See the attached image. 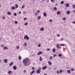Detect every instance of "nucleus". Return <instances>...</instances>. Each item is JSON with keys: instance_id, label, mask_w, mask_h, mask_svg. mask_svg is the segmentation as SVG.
Returning <instances> with one entry per match:
<instances>
[{"instance_id": "obj_1", "label": "nucleus", "mask_w": 75, "mask_h": 75, "mask_svg": "<svg viewBox=\"0 0 75 75\" xmlns=\"http://www.w3.org/2000/svg\"><path fill=\"white\" fill-rule=\"evenodd\" d=\"M23 62L25 66H28L30 64V61L29 59L26 58L23 60Z\"/></svg>"}, {"instance_id": "obj_2", "label": "nucleus", "mask_w": 75, "mask_h": 75, "mask_svg": "<svg viewBox=\"0 0 75 75\" xmlns=\"http://www.w3.org/2000/svg\"><path fill=\"white\" fill-rule=\"evenodd\" d=\"M24 40L26 39V40H28L30 39V38L28 37V35H26L24 36Z\"/></svg>"}, {"instance_id": "obj_3", "label": "nucleus", "mask_w": 75, "mask_h": 75, "mask_svg": "<svg viewBox=\"0 0 75 75\" xmlns=\"http://www.w3.org/2000/svg\"><path fill=\"white\" fill-rule=\"evenodd\" d=\"M41 68H39L38 69L37 71V74H40V72H41Z\"/></svg>"}, {"instance_id": "obj_4", "label": "nucleus", "mask_w": 75, "mask_h": 75, "mask_svg": "<svg viewBox=\"0 0 75 75\" xmlns=\"http://www.w3.org/2000/svg\"><path fill=\"white\" fill-rule=\"evenodd\" d=\"M4 62L5 63L7 64V62H8V60H7V59H4Z\"/></svg>"}, {"instance_id": "obj_5", "label": "nucleus", "mask_w": 75, "mask_h": 75, "mask_svg": "<svg viewBox=\"0 0 75 75\" xmlns=\"http://www.w3.org/2000/svg\"><path fill=\"white\" fill-rule=\"evenodd\" d=\"M47 67L46 66H45L42 67V69H43V70H44L45 69H47Z\"/></svg>"}, {"instance_id": "obj_6", "label": "nucleus", "mask_w": 75, "mask_h": 75, "mask_svg": "<svg viewBox=\"0 0 75 75\" xmlns=\"http://www.w3.org/2000/svg\"><path fill=\"white\" fill-rule=\"evenodd\" d=\"M57 48H60V46L59 44H57L56 45Z\"/></svg>"}, {"instance_id": "obj_7", "label": "nucleus", "mask_w": 75, "mask_h": 75, "mask_svg": "<svg viewBox=\"0 0 75 75\" xmlns=\"http://www.w3.org/2000/svg\"><path fill=\"white\" fill-rule=\"evenodd\" d=\"M47 62L49 64V65H52V62H51L48 61Z\"/></svg>"}, {"instance_id": "obj_8", "label": "nucleus", "mask_w": 75, "mask_h": 75, "mask_svg": "<svg viewBox=\"0 0 75 75\" xmlns=\"http://www.w3.org/2000/svg\"><path fill=\"white\" fill-rule=\"evenodd\" d=\"M13 69L14 70H16V69H17V67H16V66H13Z\"/></svg>"}, {"instance_id": "obj_9", "label": "nucleus", "mask_w": 75, "mask_h": 75, "mask_svg": "<svg viewBox=\"0 0 75 75\" xmlns=\"http://www.w3.org/2000/svg\"><path fill=\"white\" fill-rule=\"evenodd\" d=\"M11 8L12 10H15V9H16V7L14 6H13L11 7Z\"/></svg>"}, {"instance_id": "obj_10", "label": "nucleus", "mask_w": 75, "mask_h": 75, "mask_svg": "<svg viewBox=\"0 0 75 75\" xmlns=\"http://www.w3.org/2000/svg\"><path fill=\"white\" fill-rule=\"evenodd\" d=\"M44 28H40V31H44Z\"/></svg>"}, {"instance_id": "obj_11", "label": "nucleus", "mask_w": 75, "mask_h": 75, "mask_svg": "<svg viewBox=\"0 0 75 75\" xmlns=\"http://www.w3.org/2000/svg\"><path fill=\"white\" fill-rule=\"evenodd\" d=\"M8 15L10 16L11 14V12H8L7 13Z\"/></svg>"}, {"instance_id": "obj_12", "label": "nucleus", "mask_w": 75, "mask_h": 75, "mask_svg": "<svg viewBox=\"0 0 75 75\" xmlns=\"http://www.w3.org/2000/svg\"><path fill=\"white\" fill-rule=\"evenodd\" d=\"M43 16L44 17H46L47 16V13L45 12H44L43 13Z\"/></svg>"}, {"instance_id": "obj_13", "label": "nucleus", "mask_w": 75, "mask_h": 75, "mask_svg": "<svg viewBox=\"0 0 75 75\" xmlns=\"http://www.w3.org/2000/svg\"><path fill=\"white\" fill-rule=\"evenodd\" d=\"M66 6L67 7H68L69 6V5L68 4H66Z\"/></svg>"}, {"instance_id": "obj_14", "label": "nucleus", "mask_w": 75, "mask_h": 75, "mask_svg": "<svg viewBox=\"0 0 75 75\" xmlns=\"http://www.w3.org/2000/svg\"><path fill=\"white\" fill-rule=\"evenodd\" d=\"M55 51H56V49H55V48H54L52 50L53 52H55Z\"/></svg>"}, {"instance_id": "obj_15", "label": "nucleus", "mask_w": 75, "mask_h": 75, "mask_svg": "<svg viewBox=\"0 0 75 75\" xmlns=\"http://www.w3.org/2000/svg\"><path fill=\"white\" fill-rule=\"evenodd\" d=\"M15 7H16V8H17L18 7V4H15Z\"/></svg>"}, {"instance_id": "obj_16", "label": "nucleus", "mask_w": 75, "mask_h": 75, "mask_svg": "<svg viewBox=\"0 0 75 75\" xmlns=\"http://www.w3.org/2000/svg\"><path fill=\"white\" fill-rule=\"evenodd\" d=\"M60 14H61V12L60 11H58L57 12V15H59Z\"/></svg>"}, {"instance_id": "obj_17", "label": "nucleus", "mask_w": 75, "mask_h": 75, "mask_svg": "<svg viewBox=\"0 0 75 75\" xmlns=\"http://www.w3.org/2000/svg\"><path fill=\"white\" fill-rule=\"evenodd\" d=\"M4 50H7L8 49V47H4L3 48Z\"/></svg>"}, {"instance_id": "obj_18", "label": "nucleus", "mask_w": 75, "mask_h": 75, "mask_svg": "<svg viewBox=\"0 0 75 75\" xmlns=\"http://www.w3.org/2000/svg\"><path fill=\"white\" fill-rule=\"evenodd\" d=\"M42 54V52H40L38 53V55H40V54Z\"/></svg>"}, {"instance_id": "obj_19", "label": "nucleus", "mask_w": 75, "mask_h": 75, "mask_svg": "<svg viewBox=\"0 0 75 75\" xmlns=\"http://www.w3.org/2000/svg\"><path fill=\"white\" fill-rule=\"evenodd\" d=\"M67 71L68 74H70L71 73V70H68Z\"/></svg>"}, {"instance_id": "obj_20", "label": "nucleus", "mask_w": 75, "mask_h": 75, "mask_svg": "<svg viewBox=\"0 0 75 75\" xmlns=\"http://www.w3.org/2000/svg\"><path fill=\"white\" fill-rule=\"evenodd\" d=\"M34 72H35V70H34V71H33L31 72V73H30V75H32V74H33V73Z\"/></svg>"}, {"instance_id": "obj_21", "label": "nucleus", "mask_w": 75, "mask_h": 75, "mask_svg": "<svg viewBox=\"0 0 75 75\" xmlns=\"http://www.w3.org/2000/svg\"><path fill=\"white\" fill-rule=\"evenodd\" d=\"M70 11H67V14H70Z\"/></svg>"}, {"instance_id": "obj_22", "label": "nucleus", "mask_w": 75, "mask_h": 75, "mask_svg": "<svg viewBox=\"0 0 75 75\" xmlns=\"http://www.w3.org/2000/svg\"><path fill=\"white\" fill-rule=\"evenodd\" d=\"M12 72H11V71H8V74H11Z\"/></svg>"}, {"instance_id": "obj_23", "label": "nucleus", "mask_w": 75, "mask_h": 75, "mask_svg": "<svg viewBox=\"0 0 75 75\" xmlns=\"http://www.w3.org/2000/svg\"><path fill=\"white\" fill-rule=\"evenodd\" d=\"M40 61H42V57H40Z\"/></svg>"}, {"instance_id": "obj_24", "label": "nucleus", "mask_w": 75, "mask_h": 75, "mask_svg": "<svg viewBox=\"0 0 75 75\" xmlns=\"http://www.w3.org/2000/svg\"><path fill=\"white\" fill-rule=\"evenodd\" d=\"M54 10H55V11H56L57 10V8L56 7H54Z\"/></svg>"}, {"instance_id": "obj_25", "label": "nucleus", "mask_w": 75, "mask_h": 75, "mask_svg": "<svg viewBox=\"0 0 75 75\" xmlns=\"http://www.w3.org/2000/svg\"><path fill=\"white\" fill-rule=\"evenodd\" d=\"M64 1H61V4H64Z\"/></svg>"}, {"instance_id": "obj_26", "label": "nucleus", "mask_w": 75, "mask_h": 75, "mask_svg": "<svg viewBox=\"0 0 75 75\" xmlns=\"http://www.w3.org/2000/svg\"><path fill=\"white\" fill-rule=\"evenodd\" d=\"M59 57H62V54H59L58 55Z\"/></svg>"}, {"instance_id": "obj_27", "label": "nucleus", "mask_w": 75, "mask_h": 75, "mask_svg": "<svg viewBox=\"0 0 75 75\" xmlns=\"http://www.w3.org/2000/svg\"><path fill=\"white\" fill-rule=\"evenodd\" d=\"M63 40H64V39L63 38H61L60 39V40L61 41H63Z\"/></svg>"}, {"instance_id": "obj_28", "label": "nucleus", "mask_w": 75, "mask_h": 75, "mask_svg": "<svg viewBox=\"0 0 75 75\" xmlns=\"http://www.w3.org/2000/svg\"><path fill=\"white\" fill-rule=\"evenodd\" d=\"M25 47H26V46L27 45V43L25 42L24 43V45Z\"/></svg>"}, {"instance_id": "obj_29", "label": "nucleus", "mask_w": 75, "mask_h": 75, "mask_svg": "<svg viewBox=\"0 0 75 75\" xmlns=\"http://www.w3.org/2000/svg\"><path fill=\"white\" fill-rule=\"evenodd\" d=\"M13 65V62H11L9 64V66H11Z\"/></svg>"}, {"instance_id": "obj_30", "label": "nucleus", "mask_w": 75, "mask_h": 75, "mask_svg": "<svg viewBox=\"0 0 75 75\" xmlns=\"http://www.w3.org/2000/svg\"><path fill=\"white\" fill-rule=\"evenodd\" d=\"M61 46H65V45L64 44H61L60 45Z\"/></svg>"}, {"instance_id": "obj_31", "label": "nucleus", "mask_w": 75, "mask_h": 75, "mask_svg": "<svg viewBox=\"0 0 75 75\" xmlns=\"http://www.w3.org/2000/svg\"><path fill=\"white\" fill-rule=\"evenodd\" d=\"M14 16H17V13H14Z\"/></svg>"}, {"instance_id": "obj_32", "label": "nucleus", "mask_w": 75, "mask_h": 75, "mask_svg": "<svg viewBox=\"0 0 75 75\" xmlns=\"http://www.w3.org/2000/svg\"><path fill=\"white\" fill-rule=\"evenodd\" d=\"M37 15H38V13L37 12L35 14V16H37Z\"/></svg>"}, {"instance_id": "obj_33", "label": "nucleus", "mask_w": 75, "mask_h": 75, "mask_svg": "<svg viewBox=\"0 0 75 75\" xmlns=\"http://www.w3.org/2000/svg\"><path fill=\"white\" fill-rule=\"evenodd\" d=\"M25 7V5H23L22 6V8H24Z\"/></svg>"}, {"instance_id": "obj_34", "label": "nucleus", "mask_w": 75, "mask_h": 75, "mask_svg": "<svg viewBox=\"0 0 75 75\" xmlns=\"http://www.w3.org/2000/svg\"><path fill=\"white\" fill-rule=\"evenodd\" d=\"M19 60H21V57H19Z\"/></svg>"}, {"instance_id": "obj_35", "label": "nucleus", "mask_w": 75, "mask_h": 75, "mask_svg": "<svg viewBox=\"0 0 75 75\" xmlns=\"http://www.w3.org/2000/svg\"><path fill=\"white\" fill-rule=\"evenodd\" d=\"M41 19V16H39V17H38V20H40Z\"/></svg>"}, {"instance_id": "obj_36", "label": "nucleus", "mask_w": 75, "mask_h": 75, "mask_svg": "<svg viewBox=\"0 0 75 75\" xmlns=\"http://www.w3.org/2000/svg\"><path fill=\"white\" fill-rule=\"evenodd\" d=\"M63 20H64V21H65V20H66V18H63L62 19Z\"/></svg>"}, {"instance_id": "obj_37", "label": "nucleus", "mask_w": 75, "mask_h": 75, "mask_svg": "<svg viewBox=\"0 0 75 75\" xmlns=\"http://www.w3.org/2000/svg\"><path fill=\"white\" fill-rule=\"evenodd\" d=\"M72 7L74 8H75V5H72Z\"/></svg>"}, {"instance_id": "obj_38", "label": "nucleus", "mask_w": 75, "mask_h": 75, "mask_svg": "<svg viewBox=\"0 0 75 75\" xmlns=\"http://www.w3.org/2000/svg\"><path fill=\"white\" fill-rule=\"evenodd\" d=\"M19 48H20V47L19 46H17V49L18 50V49H19Z\"/></svg>"}, {"instance_id": "obj_39", "label": "nucleus", "mask_w": 75, "mask_h": 75, "mask_svg": "<svg viewBox=\"0 0 75 75\" xmlns=\"http://www.w3.org/2000/svg\"><path fill=\"white\" fill-rule=\"evenodd\" d=\"M50 22H52V19H50L49 20Z\"/></svg>"}, {"instance_id": "obj_40", "label": "nucleus", "mask_w": 75, "mask_h": 75, "mask_svg": "<svg viewBox=\"0 0 75 75\" xmlns=\"http://www.w3.org/2000/svg\"><path fill=\"white\" fill-rule=\"evenodd\" d=\"M15 24H17V23H18V22H17V21H15Z\"/></svg>"}, {"instance_id": "obj_41", "label": "nucleus", "mask_w": 75, "mask_h": 75, "mask_svg": "<svg viewBox=\"0 0 75 75\" xmlns=\"http://www.w3.org/2000/svg\"><path fill=\"white\" fill-rule=\"evenodd\" d=\"M50 50V48H47V51H49Z\"/></svg>"}, {"instance_id": "obj_42", "label": "nucleus", "mask_w": 75, "mask_h": 75, "mask_svg": "<svg viewBox=\"0 0 75 75\" xmlns=\"http://www.w3.org/2000/svg\"><path fill=\"white\" fill-rule=\"evenodd\" d=\"M71 70L72 71H74V69L73 68H72L71 69Z\"/></svg>"}, {"instance_id": "obj_43", "label": "nucleus", "mask_w": 75, "mask_h": 75, "mask_svg": "<svg viewBox=\"0 0 75 75\" xmlns=\"http://www.w3.org/2000/svg\"><path fill=\"white\" fill-rule=\"evenodd\" d=\"M28 24V23H25V25H27Z\"/></svg>"}, {"instance_id": "obj_44", "label": "nucleus", "mask_w": 75, "mask_h": 75, "mask_svg": "<svg viewBox=\"0 0 75 75\" xmlns=\"http://www.w3.org/2000/svg\"><path fill=\"white\" fill-rule=\"evenodd\" d=\"M50 60H51V59H52V57H50Z\"/></svg>"}, {"instance_id": "obj_45", "label": "nucleus", "mask_w": 75, "mask_h": 75, "mask_svg": "<svg viewBox=\"0 0 75 75\" xmlns=\"http://www.w3.org/2000/svg\"><path fill=\"white\" fill-rule=\"evenodd\" d=\"M60 73H62V71L61 70H60Z\"/></svg>"}, {"instance_id": "obj_46", "label": "nucleus", "mask_w": 75, "mask_h": 75, "mask_svg": "<svg viewBox=\"0 0 75 75\" xmlns=\"http://www.w3.org/2000/svg\"><path fill=\"white\" fill-rule=\"evenodd\" d=\"M51 2H52V3H53V2H54V0H51Z\"/></svg>"}, {"instance_id": "obj_47", "label": "nucleus", "mask_w": 75, "mask_h": 75, "mask_svg": "<svg viewBox=\"0 0 75 75\" xmlns=\"http://www.w3.org/2000/svg\"><path fill=\"white\" fill-rule=\"evenodd\" d=\"M40 11L39 10H38V13H40Z\"/></svg>"}, {"instance_id": "obj_48", "label": "nucleus", "mask_w": 75, "mask_h": 75, "mask_svg": "<svg viewBox=\"0 0 75 75\" xmlns=\"http://www.w3.org/2000/svg\"><path fill=\"white\" fill-rule=\"evenodd\" d=\"M57 74H59V71H57Z\"/></svg>"}, {"instance_id": "obj_49", "label": "nucleus", "mask_w": 75, "mask_h": 75, "mask_svg": "<svg viewBox=\"0 0 75 75\" xmlns=\"http://www.w3.org/2000/svg\"><path fill=\"white\" fill-rule=\"evenodd\" d=\"M57 56V55H56V54H54L53 55V57H56Z\"/></svg>"}, {"instance_id": "obj_50", "label": "nucleus", "mask_w": 75, "mask_h": 75, "mask_svg": "<svg viewBox=\"0 0 75 75\" xmlns=\"http://www.w3.org/2000/svg\"><path fill=\"white\" fill-rule=\"evenodd\" d=\"M19 14H21V12L20 11H19Z\"/></svg>"}, {"instance_id": "obj_51", "label": "nucleus", "mask_w": 75, "mask_h": 75, "mask_svg": "<svg viewBox=\"0 0 75 75\" xmlns=\"http://www.w3.org/2000/svg\"><path fill=\"white\" fill-rule=\"evenodd\" d=\"M72 23H73V24H75V21H73Z\"/></svg>"}, {"instance_id": "obj_52", "label": "nucleus", "mask_w": 75, "mask_h": 75, "mask_svg": "<svg viewBox=\"0 0 75 75\" xmlns=\"http://www.w3.org/2000/svg\"><path fill=\"white\" fill-rule=\"evenodd\" d=\"M24 20H27V18H24Z\"/></svg>"}, {"instance_id": "obj_53", "label": "nucleus", "mask_w": 75, "mask_h": 75, "mask_svg": "<svg viewBox=\"0 0 75 75\" xmlns=\"http://www.w3.org/2000/svg\"><path fill=\"white\" fill-rule=\"evenodd\" d=\"M34 69H35V68H34V67H33L32 68V70H34Z\"/></svg>"}, {"instance_id": "obj_54", "label": "nucleus", "mask_w": 75, "mask_h": 75, "mask_svg": "<svg viewBox=\"0 0 75 75\" xmlns=\"http://www.w3.org/2000/svg\"><path fill=\"white\" fill-rule=\"evenodd\" d=\"M38 47H41V45H40V44H39L38 45Z\"/></svg>"}, {"instance_id": "obj_55", "label": "nucleus", "mask_w": 75, "mask_h": 75, "mask_svg": "<svg viewBox=\"0 0 75 75\" xmlns=\"http://www.w3.org/2000/svg\"><path fill=\"white\" fill-rule=\"evenodd\" d=\"M60 36V35H59L58 34L57 35V37H59Z\"/></svg>"}, {"instance_id": "obj_56", "label": "nucleus", "mask_w": 75, "mask_h": 75, "mask_svg": "<svg viewBox=\"0 0 75 75\" xmlns=\"http://www.w3.org/2000/svg\"><path fill=\"white\" fill-rule=\"evenodd\" d=\"M2 18L3 19H5V17H4L3 16Z\"/></svg>"}, {"instance_id": "obj_57", "label": "nucleus", "mask_w": 75, "mask_h": 75, "mask_svg": "<svg viewBox=\"0 0 75 75\" xmlns=\"http://www.w3.org/2000/svg\"><path fill=\"white\" fill-rule=\"evenodd\" d=\"M25 72H26V70H25L24 71V73H25Z\"/></svg>"}, {"instance_id": "obj_58", "label": "nucleus", "mask_w": 75, "mask_h": 75, "mask_svg": "<svg viewBox=\"0 0 75 75\" xmlns=\"http://www.w3.org/2000/svg\"><path fill=\"white\" fill-rule=\"evenodd\" d=\"M4 45H1V47H4Z\"/></svg>"}, {"instance_id": "obj_59", "label": "nucleus", "mask_w": 75, "mask_h": 75, "mask_svg": "<svg viewBox=\"0 0 75 75\" xmlns=\"http://www.w3.org/2000/svg\"><path fill=\"white\" fill-rule=\"evenodd\" d=\"M56 6H58V4H56L55 5Z\"/></svg>"}, {"instance_id": "obj_60", "label": "nucleus", "mask_w": 75, "mask_h": 75, "mask_svg": "<svg viewBox=\"0 0 75 75\" xmlns=\"http://www.w3.org/2000/svg\"><path fill=\"white\" fill-rule=\"evenodd\" d=\"M73 12H74V13H75V10H74L73 11Z\"/></svg>"}, {"instance_id": "obj_61", "label": "nucleus", "mask_w": 75, "mask_h": 75, "mask_svg": "<svg viewBox=\"0 0 75 75\" xmlns=\"http://www.w3.org/2000/svg\"><path fill=\"white\" fill-rule=\"evenodd\" d=\"M10 4H12V2H11L10 3Z\"/></svg>"}, {"instance_id": "obj_62", "label": "nucleus", "mask_w": 75, "mask_h": 75, "mask_svg": "<svg viewBox=\"0 0 75 75\" xmlns=\"http://www.w3.org/2000/svg\"><path fill=\"white\" fill-rule=\"evenodd\" d=\"M0 40H1V38H0Z\"/></svg>"}, {"instance_id": "obj_63", "label": "nucleus", "mask_w": 75, "mask_h": 75, "mask_svg": "<svg viewBox=\"0 0 75 75\" xmlns=\"http://www.w3.org/2000/svg\"><path fill=\"white\" fill-rule=\"evenodd\" d=\"M44 75H47V74H45Z\"/></svg>"}, {"instance_id": "obj_64", "label": "nucleus", "mask_w": 75, "mask_h": 75, "mask_svg": "<svg viewBox=\"0 0 75 75\" xmlns=\"http://www.w3.org/2000/svg\"><path fill=\"white\" fill-rule=\"evenodd\" d=\"M25 12H23V14H25Z\"/></svg>"}]
</instances>
